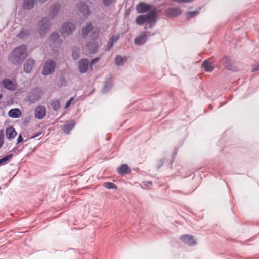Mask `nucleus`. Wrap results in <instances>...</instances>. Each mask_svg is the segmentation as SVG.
Wrapping results in <instances>:
<instances>
[{
	"label": "nucleus",
	"mask_w": 259,
	"mask_h": 259,
	"mask_svg": "<svg viewBox=\"0 0 259 259\" xmlns=\"http://www.w3.org/2000/svg\"><path fill=\"white\" fill-rule=\"evenodd\" d=\"M27 56V48L22 45L14 49L8 57L9 61L13 65H21Z\"/></svg>",
	"instance_id": "nucleus-1"
},
{
	"label": "nucleus",
	"mask_w": 259,
	"mask_h": 259,
	"mask_svg": "<svg viewBox=\"0 0 259 259\" xmlns=\"http://www.w3.org/2000/svg\"><path fill=\"white\" fill-rule=\"evenodd\" d=\"M157 17V10L156 9H154L146 14L137 16L136 19V22L139 25H143L145 22L152 23L155 22Z\"/></svg>",
	"instance_id": "nucleus-2"
},
{
	"label": "nucleus",
	"mask_w": 259,
	"mask_h": 259,
	"mask_svg": "<svg viewBox=\"0 0 259 259\" xmlns=\"http://www.w3.org/2000/svg\"><path fill=\"white\" fill-rule=\"evenodd\" d=\"M51 26L49 17H44L40 20L37 24V31L41 38H44L47 32V30Z\"/></svg>",
	"instance_id": "nucleus-3"
},
{
	"label": "nucleus",
	"mask_w": 259,
	"mask_h": 259,
	"mask_svg": "<svg viewBox=\"0 0 259 259\" xmlns=\"http://www.w3.org/2000/svg\"><path fill=\"white\" fill-rule=\"evenodd\" d=\"M56 62L52 60L49 59L46 60L43 65L41 73L44 76H47L53 74L56 68Z\"/></svg>",
	"instance_id": "nucleus-4"
},
{
	"label": "nucleus",
	"mask_w": 259,
	"mask_h": 259,
	"mask_svg": "<svg viewBox=\"0 0 259 259\" xmlns=\"http://www.w3.org/2000/svg\"><path fill=\"white\" fill-rule=\"evenodd\" d=\"M41 95V91L39 89H33L27 94L28 101L31 103H33L40 99Z\"/></svg>",
	"instance_id": "nucleus-5"
},
{
	"label": "nucleus",
	"mask_w": 259,
	"mask_h": 259,
	"mask_svg": "<svg viewBox=\"0 0 259 259\" xmlns=\"http://www.w3.org/2000/svg\"><path fill=\"white\" fill-rule=\"evenodd\" d=\"M75 30V26L73 23L65 22L61 28V33L64 37H67L72 34Z\"/></svg>",
	"instance_id": "nucleus-6"
},
{
	"label": "nucleus",
	"mask_w": 259,
	"mask_h": 259,
	"mask_svg": "<svg viewBox=\"0 0 259 259\" xmlns=\"http://www.w3.org/2000/svg\"><path fill=\"white\" fill-rule=\"evenodd\" d=\"M1 84L5 89L10 91H15L18 88L16 80H12L9 78L3 79Z\"/></svg>",
	"instance_id": "nucleus-7"
},
{
	"label": "nucleus",
	"mask_w": 259,
	"mask_h": 259,
	"mask_svg": "<svg viewBox=\"0 0 259 259\" xmlns=\"http://www.w3.org/2000/svg\"><path fill=\"white\" fill-rule=\"evenodd\" d=\"M48 41L50 45L54 48L58 47L62 42L59 33L56 32H54L51 34L49 38Z\"/></svg>",
	"instance_id": "nucleus-8"
},
{
	"label": "nucleus",
	"mask_w": 259,
	"mask_h": 259,
	"mask_svg": "<svg viewBox=\"0 0 259 259\" xmlns=\"http://www.w3.org/2000/svg\"><path fill=\"white\" fill-rule=\"evenodd\" d=\"M149 33V31L142 32L138 36L135 38V44L138 46L144 44L147 41Z\"/></svg>",
	"instance_id": "nucleus-9"
},
{
	"label": "nucleus",
	"mask_w": 259,
	"mask_h": 259,
	"mask_svg": "<svg viewBox=\"0 0 259 259\" xmlns=\"http://www.w3.org/2000/svg\"><path fill=\"white\" fill-rule=\"evenodd\" d=\"M113 85V80L111 75H108L105 78L101 91L103 93L109 92Z\"/></svg>",
	"instance_id": "nucleus-10"
},
{
	"label": "nucleus",
	"mask_w": 259,
	"mask_h": 259,
	"mask_svg": "<svg viewBox=\"0 0 259 259\" xmlns=\"http://www.w3.org/2000/svg\"><path fill=\"white\" fill-rule=\"evenodd\" d=\"M99 45L97 41L94 40L88 41L85 45V48L89 53L94 54L98 51Z\"/></svg>",
	"instance_id": "nucleus-11"
},
{
	"label": "nucleus",
	"mask_w": 259,
	"mask_h": 259,
	"mask_svg": "<svg viewBox=\"0 0 259 259\" xmlns=\"http://www.w3.org/2000/svg\"><path fill=\"white\" fill-rule=\"evenodd\" d=\"M181 241L185 244L189 246H195L197 244V242L194 237L191 235L186 234L181 237Z\"/></svg>",
	"instance_id": "nucleus-12"
},
{
	"label": "nucleus",
	"mask_w": 259,
	"mask_h": 259,
	"mask_svg": "<svg viewBox=\"0 0 259 259\" xmlns=\"http://www.w3.org/2000/svg\"><path fill=\"white\" fill-rule=\"evenodd\" d=\"M94 32L93 26L91 22H87L85 26L81 29V36L83 38H86L90 33Z\"/></svg>",
	"instance_id": "nucleus-13"
},
{
	"label": "nucleus",
	"mask_w": 259,
	"mask_h": 259,
	"mask_svg": "<svg viewBox=\"0 0 259 259\" xmlns=\"http://www.w3.org/2000/svg\"><path fill=\"white\" fill-rule=\"evenodd\" d=\"M76 7L78 11L85 17L89 16L91 12L89 7L83 2H79L76 4Z\"/></svg>",
	"instance_id": "nucleus-14"
},
{
	"label": "nucleus",
	"mask_w": 259,
	"mask_h": 259,
	"mask_svg": "<svg viewBox=\"0 0 259 259\" xmlns=\"http://www.w3.org/2000/svg\"><path fill=\"white\" fill-rule=\"evenodd\" d=\"M166 15L168 17H177L182 13V10L179 8H170L166 10Z\"/></svg>",
	"instance_id": "nucleus-15"
},
{
	"label": "nucleus",
	"mask_w": 259,
	"mask_h": 259,
	"mask_svg": "<svg viewBox=\"0 0 259 259\" xmlns=\"http://www.w3.org/2000/svg\"><path fill=\"white\" fill-rule=\"evenodd\" d=\"M46 113V108L43 106H38L36 107L34 110L35 117L38 119H42Z\"/></svg>",
	"instance_id": "nucleus-16"
},
{
	"label": "nucleus",
	"mask_w": 259,
	"mask_h": 259,
	"mask_svg": "<svg viewBox=\"0 0 259 259\" xmlns=\"http://www.w3.org/2000/svg\"><path fill=\"white\" fill-rule=\"evenodd\" d=\"M89 61L88 59H81L78 63V69L80 73L86 72L89 68Z\"/></svg>",
	"instance_id": "nucleus-17"
},
{
	"label": "nucleus",
	"mask_w": 259,
	"mask_h": 259,
	"mask_svg": "<svg viewBox=\"0 0 259 259\" xmlns=\"http://www.w3.org/2000/svg\"><path fill=\"white\" fill-rule=\"evenodd\" d=\"M35 61L33 59L29 58L27 59L23 65V70L25 73H29L34 65Z\"/></svg>",
	"instance_id": "nucleus-18"
},
{
	"label": "nucleus",
	"mask_w": 259,
	"mask_h": 259,
	"mask_svg": "<svg viewBox=\"0 0 259 259\" xmlns=\"http://www.w3.org/2000/svg\"><path fill=\"white\" fill-rule=\"evenodd\" d=\"M224 65L230 70L235 71L236 70L235 66L233 64L231 59L227 56L224 57L223 59Z\"/></svg>",
	"instance_id": "nucleus-19"
},
{
	"label": "nucleus",
	"mask_w": 259,
	"mask_h": 259,
	"mask_svg": "<svg viewBox=\"0 0 259 259\" xmlns=\"http://www.w3.org/2000/svg\"><path fill=\"white\" fill-rule=\"evenodd\" d=\"M75 124L76 122L73 120L66 121L63 127L64 132L66 135L69 134L70 133V131L74 128Z\"/></svg>",
	"instance_id": "nucleus-20"
},
{
	"label": "nucleus",
	"mask_w": 259,
	"mask_h": 259,
	"mask_svg": "<svg viewBox=\"0 0 259 259\" xmlns=\"http://www.w3.org/2000/svg\"><path fill=\"white\" fill-rule=\"evenodd\" d=\"M61 7L57 3L54 4L50 8L49 12V16L53 19L58 14L60 10Z\"/></svg>",
	"instance_id": "nucleus-21"
},
{
	"label": "nucleus",
	"mask_w": 259,
	"mask_h": 259,
	"mask_svg": "<svg viewBox=\"0 0 259 259\" xmlns=\"http://www.w3.org/2000/svg\"><path fill=\"white\" fill-rule=\"evenodd\" d=\"M151 7L149 5L146 4L144 3H141L137 6V11L139 13L143 14L146 12H149L150 10Z\"/></svg>",
	"instance_id": "nucleus-22"
},
{
	"label": "nucleus",
	"mask_w": 259,
	"mask_h": 259,
	"mask_svg": "<svg viewBox=\"0 0 259 259\" xmlns=\"http://www.w3.org/2000/svg\"><path fill=\"white\" fill-rule=\"evenodd\" d=\"M117 172L121 175L130 174L131 172V169L126 164H121L117 170Z\"/></svg>",
	"instance_id": "nucleus-23"
},
{
	"label": "nucleus",
	"mask_w": 259,
	"mask_h": 259,
	"mask_svg": "<svg viewBox=\"0 0 259 259\" xmlns=\"http://www.w3.org/2000/svg\"><path fill=\"white\" fill-rule=\"evenodd\" d=\"M22 115L21 110L18 108H14L10 110L8 112V115L14 118L20 117Z\"/></svg>",
	"instance_id": "nucleus-24"
},
{
	"label": "nucleus",
	"mask_w": 259,
	"mask_h": 259,
	"mask_svg": "<svg viewBox=\"0 0 259 259\" xmlns=\"http://www.w3.org/2000/svg\"><path fill=\"white\" fill-rule=\"evenodd\" d=\"M6 136L8 139L11 140L14 138L17 135V132L15 128L12 127H9L6 129Z\"/></svg>",
	"instance_id": "nucleus-25"
},
{
	"label": "nucleus",
	"mask_w": 259,
	"mask_h": 259,
	"mask_svg": "<svg viewBox=\"0 0 259 259\" xmlns=\"http://www.w3.org/2000/svg\"><path fill=\"white\" fill-rule=\"evenodd\" d=\"M23 9L25 10H31L34 5V0H24L23 3Z\"/></svg>",
	"instance_id": "nucleus-26"
},
{
	"label": "nucleus",
	"mask_w": 259,
	"mask_h": 259,
	"mask_svg": "<svg viewBox=\"0 0 259 259\" xmlns=\"http://www.w3.org/2000/svg\"><path fill=\"white\" fill-rule=\"evenodd\" d=\"M50 105L53 109L55 111H58L60 108V102L58 99L52 100L50 101Z\"/></svg>",
	"instance_id": "nucleus-27"
},
{
	"label": "nucleus",
	"mask_w": 259,
	"mask_h": 259,
	"mask_svg": "<svg viewBox=\"0 0 259 259\" xmlns=\"http://www.w3.org/2000/svg\"><path fill=\"white\" fill-rule=\"evenodd\" d=\"M202 67L206 71L210 72L213 70L214 67L207 60H204L202 63Z\"/></svg>",
	"instance_id": "nucleus-28"
},
{
	"label": "nucleus",
	"mask_w": 259,
	"mask_h": 259,
	"mask_svg": "<svg viewBox=\"0 0 259 259\" xmlns=\"http://www.w3.org/2000/svg\"><path fill=\"white\" fill-rule=\"evenodd\" d=\"M126 61L125 57H122L120 55H117L115 58V63L117 66H121Z\"/></svg>",
	"instance_id": "nucleus-29"
},
{
	"label": "nucleus",
	"mask_w": 259,
	"mask_h": 259,
	"mask_svg": "<svg viewBox=\"0 0 259 259\" xmlns=\"http://www.w3.org/2000/svg\"><path fill=\"white\" fill-rule=\"evenodd\" d=\"M14 156L13 154L11 153L0 159V165L6 164Z\"/></svg>",
	"instance_id": "nucleus-30"
},
{
	"label": "nucleus",
	"mask_w": 259,
	"mask_h": 259,
	"mask_svg": "<svg viewBox=\"0 0 259 259\" xmlns=\"http://www.w3.org/2000/svg\"><path fill=\"white\" fill-rule=\"evenodd\" d=\"M30 34L28 29L23 28L21 31L17 34V36L21 38H24Z\"/></svg>",
	"instance_id": "nucleus-31"
},
{
	"label": "nucleus",
	"mask_w": 259,
	"mask_h": 259,
	"mask_svg": "<svg viewBox=\"0 0 259 259\" xmlns=\"http://www.w3.org/2000/svg\"><path fill=\"white\" fill-rule=\"evenodd\" d=\"M198 14L199 11L198 10L189 11L186 13V17L188 19H190L196 16Z\"/></svg>",
	"instance_id": "nucleus-32"
},
{
	"label": "nucleus",
	"mask_w": 259,
	"mask_h": 259,
	"mask_svg": "<svg viewBox=\"0 0 259 259\" xmlns=\"http://www.w3.org/2000/svg\"><path fill=\"white\" fill-rule=\"evenodd\" d=\"M103 186L108 189H117L116 186L111 182H106L103 184Z\"/></svg>",
	"instance_id": "nucleus-33"
},
{
	"label": "nucleus",
	"mask_w": 259,
	"mask_h": 259,
	"mask_svg": "<svg viewBox=\"0 0 259 259\" xmlns=\"http://www.w3.org/2000/svg\"><path fill=\"white\" fill-rule=\"evenodd\" d=\"M116 0H103V3L104 6L108 7L112 4L116 2Z\"/></svg>",
	"instance_id": "nucleus-34"
},
{
	"label": "nucleus",
	"mask_w": 259,
	"mask_h": 259,
	"mask_svg": "<svg viewBox=\"0 0 259 259\" xmlns=\"http://www.w3.org/2000/svg\"><path fill=\"white\" fill-rule=\"evenodd\" d=\"M4 134L2 131H0V148H1L4 143Z\"/></svg>",
	"instance_id": "nucleus-35"
},
{
	"label": "nucleus",
	"mask_w": 259,
	"mask_h": 259,
	"mask_svg": "<svg viewBox=\"0 0 259 259\" xmlns=\"http://www.w3.org/2000/svg\"><path fill=\"white\" fill-rule=\"evenodd\" d=\"M72 56L74 60H77L79 58L78 53L77 52V51H76L74 50L72 51Z\"/></svg>",
	"instance_id": "nucleus-36"
},
{
	"label": "nucleus",
	"mask_w": 259,
	"mask_h": 259,
	"mask_svg": "<svg viewBox=\"0 0 259 259\" xmlns=\"http://www.w3.org/2000/svg\"><path fill=\"white\" fill-rule=\"evenodd\" d=\"M119 39V36L118 35H113L111 36L110 39V41L112 42V43L114 44Z\"/></svg>",
	"instance_id": "nucleus-37"
},
{
	"label": "nucleus",
	"mask_w": 259,
	"mask_h": 259,
	"mask_svg": "<svg viewBox=\"0 0 259 259\" xmlns=\"http://www.w3.org/2000/svg\"><path fill=\"white\" fill-rule=\"evenodd\" d=\"M73 100H74V98L71 97L66 102L65 106V109L67 108L69 106H70V105L71 104V102L73 101Z\"/></svg>",
	"instance_id": "nucleus-38"
},
{
	"label": "nucleus",
	"mask_w": 259,
	"mask_h": 259,
	"mask_svg": "<svg viewBox=\"0 0 259 259\" xmlns=\"http://www.w3.org/2000/svg\"><path fill=\"white\" fill-rule=\"evenodd\" d=\"M174 2L178 3H190L193 1V0H174Z\"/></svg>",
	"instance_id": "nucleus-39"
},
{
	"label": "nucleus",
	"mask_w": 259,
	"mask_h": 259,
	"mask_svg": "<svg viewBox=\"0 0 259 259\" xmlns=\"http://www.w3.org/2000/svg\"><path fill=\"white\" fill-rule=\"evenodd\" d=\"M100 58L97 57L92 59L90 62V65L92 66L94 64L97 63L99 61Z\"/></svg>",
	"instance_id": "nucleus-40"
},
{
	"label": "nucleus",
	"mask_w": 259,
	"mask_h": 259,
	"mask_svg": "<svg viewBox=\"0 0 259 259\" xmlns=\"http://www.w3.org/2000/svg\"><path fill=\"white\" fill-rule=\"evenodd\" d=\"M113 44L110 41L107 42V51H110V50L113 47Z\"/></svg>",
	"instance_id": "nucleus-41"
},
{
	"label": "nucleus",
	"mask_w": 259,
	"mask_h": 259,
	"mask_svg": "<svg viewBox=\"0 0 259 259\" xmlns=\"http://www.w3.org/2000/svg\"><path fill=\"white\" fill-rule=\"evenodd\" d=\"M152 182L149 181V182H147L145 183V185L146 186V187L147 188H150L151 186H152Z\"/></svg>",
	"instance_id": "nucleus-42"
},
{
	"label": "nucleus",
	"mask_w": 259,
	"mask_h": 259,
	"mask_svg": "<svg viewBox=\"0 0 259 259\" xmlns=\"http://www.w3.org/2000/svg\"><path fill=\"white\" fill-rule=\"evenodd\" d=\"M23 140V137H22V136L21 135H19V136H18V138L17 139V143H21V142H22Z\"/></svg>",
	"instance_id": "nucleus-43"
},
{
	"label": "nucleus",
	"mask_w": 259,
	"mask_h": 259,
	"mask_svg": "<svg viewBox=\"0 0 259 259\" xmlns=\"http://www.w3.org/2000/svg\"><path fill=\"white\" fill-rule=\"evenodd\" d=\"M152 28V25H151V23H148V24H147L145 26V29L147 28H150L151 29Z\"/></svg>",
	"instance_id": "nucleus-44"
},
{
	"label": "nucleus",
	"mask_w": 259,
	"mask_h": 259,
	"mask_svg": "<svg viewBox=\"0 0 259 259\" xmlns=\"http://www.w3.org/2000/svg\"><path fill=\"white\" fill-rule=\"evenodd\" d=\"M163 163V159H161L158 162V168L161 167Z\"/></svg>",
	"instance_id": "nucleus-45"
},
{
	"label": "nucleus",
	"mask_w": 259,
	"mask_h": 259,
	"mask_svg": "<svg viewBox=\"0 0 259 259\" xmlns=\"http://www.w3.org/2000/svg\"><path fill=\"white\" fill-rule=\"evenodd\" d=\"M41 134V133H38L36 134H35L34 135H33L31 138H36L37 137H38L40 134Z\"/></svg>",
	"instance_id": "nucleus-46"
},
{
	"label": "nucleus",
	"mask_w": 259,
	"mask_h": 259,
	"mask_svg": "<svg viewBox=\"0 0 259 259\" xmlns=\"http://www.w3.org/2000/svg\"><path fill=\"white\" fill-rule=\"evenodd\" d=\"M47 0H38V1L41 4L45 3L46 2H47Z\"/></svg>",
	"instance_id": "nucleus-47"
},
{
	"label": "nucleus",
	"mask_w": 259,
	"mask_h": 259,
	"mask_svg": "<svg viewBox=\"0 0 259 259\" xmlns=\"http://www.w3.org/2000/svg\"><path fill=\"white\" fill-rule=\"evenodd\" d=\"M258 69V67H255V68H254V69H252V71H255V70H257Z\"/></svg>",
	"instance_id": "nucleus-48"
},
{
	"label": "nucleus",
	"mask_w": 259,
	"mask_h": 259,
	"mask_svg": "<svg viewBox=\"0 0 259 259\" xmlns=\"http://www.w3.org/2000/svg\"><path fill=\"white\" fill-rule=\"evenodd\" d=\"M3 94L0 93V99H1L3 98Z\"/></svg>",
	"instance_id": "nucleus-49"
},
{
	"label": "nucleus",
	"mask_w": 259,
	"mask_h": 259,
	"mask_svg": "<svg viewBox=\"0 0 259 259\" xmlns=\"http://www.w3.org/2000/svg\"><path fill=\"white\" fill-rule=\"evenodd\" d=\"M225 104V103H222L220 106H223V105H224Z\"/></svg>",
	"instance_id": "nucleus-50"
},
{
	"label": "nucleus",
	"mask_w": 259,
	"mask_h": 259,
	"mask_svg": "<svg viewBox=\"0 0 259 259\" xmlns=\"http://www.w3.org/2000/svg\"><path fill=\"white\" fill-rule=\"evenodd\" d=\"M209 108H210V109H211V108H212V106H211V105H209Z\"/></svg>",
	"instance_id": "nucleus-51"
}]
</instances>
